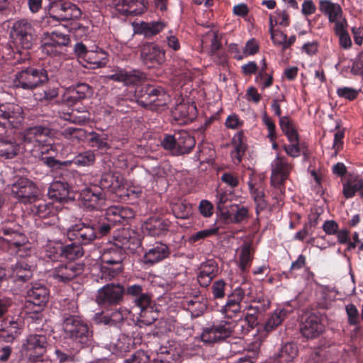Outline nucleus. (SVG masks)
Masks as SVG:
<instances>
[{
  "label": "nucleus",
  "mask_w": 363,
  "mask_h": 363,
  "mask_svg": "<svg viewBox=\"0 0 363 363\" xmlns=\"http://www.w3.org/2000/svg\"><path fill=\"white\" fill-rule=\"evenodd\" d=\"M138 244V240L132 237L126 229L115 236L113 243L104 248L100 256L101 264L99 276L101 279L110 280L120 274L123 271L122 262L126 250L133 251Z\"/></svg>",
  "instance_id": "obj_1"
},
{
  "label": "nucleus",
  "mask_w": 363,
  "mask_h": 363,
  "mask_svg": "<svg viewBox=\"0 0 363 363\" xmlns=\"http://www.w3.org/2000/svg\"><path fill=\"white\" fill-rule=\"evenodd\" d=\"M62 329L66 338L70 339L79 347L90 345L92 342V331L87 323L78 315L65 314Z\"/></svg>",
  "instance_id": "obj_2"
},
{
  "label": "nucleus",
  "mask_w": 363,
  "mask_h": 363,
  "mask_svg": "<svg viewBox=\"0 0 363 363\" xmlns=\"http://www.w3.org/2000/svg\"><path fill=\"white\" fill-rule=\"evenodd\" d=\"M48 71L44 68L28 67L17 72L12 81L13 86L24 90H33L49 80Z\"/></svg>",
  "instance_id": "obj_3"
},
{
  "label": "nucleus",
  "mask_w": 363,
  "mask_h": 363,
  "mask_svg": "<svg viewBox=\"0 0 363 363\" xmlns=\"http://www.w3.org/2000/svg\"><path fill=\"white\" fill-rule=\"evenodd\" d=\"M50 130L43 126H34L26 129L23 135L26 145L38 147L41 154H48L52 150Z\"/></svg>",
  "instance_id": "obj_4"
},
{
  "label": "nucleus",
  "mask_w": 363,
  "mask_h": 363,
  "mask_svg": "<svg viewBox=\"0 0 363 363\" xmlns=\"http://www.w3.org/2000/svg\"><path fill=\"white\" fill-rule=\"evenodd\" d=\"M11 36L17 45L29 50L35 42L36 31L31 22L27 19H21L13 23Z\"/></svg>",
  "instance_id": "obj_5"
},
{
  "label": "nucleus",
  "mask_w": 363,
  "mask_h": 363,
  "mask_svg": "<svg viewBox=\"0 0 363 363\" xmlns=\"http://www.w3.org/2000/svg\"><path fill=\"white\" fill-rule=\"evenodd\" d=\"M138 96V103L145 107H160L164 106L169 97L160 87L146 84L136 91Z\"/></svg>",
  "instance_id": "obj_6"
},
{
  "label": "nucleus",
  "mask_w": 363,
  "mask_h": 363,
  "mask_svg": "<svg viewBox=\"0 0 363 363\" xmlns=\"http://www.w3.org/2000/svg\"><path fill=\"white\" fill-rule=\"evenodd\" d=\"M10 188L11 194L24 203L35 202L39 196L37 186L25 177H16Z\"/></svg>",
  "instance_id": "obj_7"
},
{
  "label": "nucleus",
  "mask_w": 363,
  "mask_h": 363,
  "mask_svg": "<svg viewBox=\"0 0 363 363\" xmlns=\"http://www.w3.org/2000/svg\"><path fill=\"white\" fill-rule=\"evenodd\" d=\"M67 238L79 245H88L97 238L92 220L81 223L67 229Z\"/></svg>",
  "instance_id": "obj_8"
},
{
  "label": "nucleus",
  "mask_w": 363,
  "mask_h": 363,
  "mask_svg": "<svg viewBox=\"0 0 363 363\" xmlns=\"http://www.w3.org/2000/svg\"><path fill=\"white\" fill-rule=\"evenodd\" d=\"M48 340L42 334L29 335L24 340L22 350L24 354L31 360H38L45 352Z\"/></svg>",
  "instance_id": "obj_9"
},
{
  "label": "nucleus",
  "mask_w": 363,
  "mask_h": 363,
  "mask_svg": "<svg viewBox=\"0 0 363 363\" xmlns=\"http://www.w3.org/2000/svg\"><path fill=\"white\" fill-rule=\"evenodd\" d=\"M23 121V108L18 104L6 103L0 105V125L4 128H16Z\"/></svg>",
  "instance_id": "obj_10"
},
{
  "label": "nucleus",
  "mask_w": 363,
  "mask_h": 363,
  "mask_svg": "<svg viewBox=\"0 0 363 363\" xmlns=\"http://www.w3.org/2000/svg\"><path fill=\"white\" fill-rule=\"evenodd\" d=\"M124 293L125 289L122 285L108 284L98 290L96 301L99 305H117L123 301Z\"/></svg>",
  "instance_id": "obj_11"
},
{
  "label": "nucleus",
  "mask_w": 363,
  "mask_h": 363,
  "mask_svg": "<svg viewBox=\"0 0 363 363\" xmlns=\"http://www.w3.org/2000/svg\"><path fill=\"white\" fill-rule=\"evenodd\" d=\"M233 330V323L221 321L211 327L203 328L201 339L205 343H214L229 337Z\"/></svg>",
  "instance_id": "obj_12"
},
{
  "label": "nucleus",
  "mask_w": 363,
  "mask_h": 363,
  "mask_svg": "<svg viewBox=\"0 0 363 363\" xmlns=\"http://www.w3.org/2000/svg\"><path fill=\"white\" fill-rule=\"evenodd\" d=\"M271 183L273 186L279 187L288 179L292 170V164L283 156L277 155L272 162Z\"/></svg>",
  "instance_id": "obj_13"
},
{
  "label": "nucleus",
  "mask_w": 363,
  "mask_h": 363,
  "mask_svg": "<svg viewBox=\"0 0 363 363\" xmlns=\"http://www.w3.org/2000/svg\"><path fill=\"white\" fill-rule=\"evenodd\" d=\"M80 199L84 208L93 210L101 208L105 202L101 189L96 185H90L82 189Z\"/></svg>",
  "instance_id": "obj_14"
},
{
  "label": "nucleus",
  "mask_w": 363,
  "mask_h": 363,
  "mask_svg": "<svg viewBox=\"0 0 363 363\" xmlns=\"http://www.w3.org/2000/svg\"><path fill=\"white\" fill-rule=\"evenodd\" d=\"M143 63L148 67H155L165 61L164 50L154 43H145L140 50Z\"/></svg>",
  "instance_id": "obj_15"
},
{
  "label": "nucleus",
  "mask_w": 363,
  "mask_h": 363,
  "mask_svg": "<svg viewBox=\"0 0 363 363\" xmlns=\"http://www.w3.org/2000/svg\"><path fill=\"white\" fill-rule=\"evenodd\" d=\"M51 16L58 21H69L81 17L82 11L71 2H57L51 7Z\"/></svg>",
  "instance_id": "obj_16"
},
{
  "label": "nucleus",
  "mask_w": 363,
  "mask_h": 363,
  "mask_svg": "<svg viewBox=\"0 0 363 363\" xmlns=\"http://www.w3.org/2000/svg\"><path fill=\"white\" fill-rule=\"evenodd\" d=\"M80 264L74 262L60 264L50 272V276L58 282H68L82 273Z\"/></svg>",
  "instance_id": "obj_17"
},
{
  "label": "nucleus",
  "mask_w": 363,
  "mask_h": 363,
  "mask_svg": "<svg viewBox=\"0 0 363 363\" xmlns=\"http://www.w3.org/2000/svg\"><path fill=\"white\" fill-rule=\"evenodd\" d=\"M109 5L125 16H138L146 9L145 0H108Z\"/></svg>",
  "instance_id": "obj_18"
},
{
  "label": "nucleus",
  "mask_w": 363,
  "mask_h": 363,
  "mask_svg": "<svg viewBox=\"0 0 363 363\" xmlns=\"http://www.w3.org/2000/svg\"><path fill=\"white\" fill-rule=\"evenodd\" d=\"M245 288L236 287L230 294L228 295V300L220 308V312L228 317H232L241 311V301L245 296Z\"/></svg>",
  "instance_id": "obj_19"
},
{
  "label": "nucleus",
  "mask_w": 363,
  "mask_h": 363,
  "mask_svg": "<svg viewBox=\"0 0 363 363\" xmlns=\"http://www.w3.org/2000/svg\"><path fill=\"white\" fill-rule=\"evenodd\" d=\"M320 11L328 16L330 22L335 23V28L342 26H347V22L342 18V11L338 4L333 3L328 0H321L319 3Z\"/></svg>",
  "instance_id": "obj_20"
},
{
  "label": "nucleus",
  "mask_w": 363,
  "mask_h": 363,
  "mask_svg": "<svg viewBox=\"0 0 363 363\" xmlns=\"http://www.w3.org/2000/svg\"><path fill=\"white\" fill-rule=\"evenodd\" d=\"M108 78L116 82H123L128 86L138 84L145 79V75L138 70L117 68L113 74L108 76Z\"/></svg>",
  "instance_id": "obj_21"
},
{
  "label": "nucleus",
  "mask_w": 363,
  "mask_h": 363,
  "mask_svg": "<svg viewBox=\"0 0 363 363\" xmlns=\"http://www.w3.org/2000/svg\"><path fill=\"white\" fill-rule=\"evenodd\" d=\"M218 264L214 259H208L202 262L197 275L198 282L203 287L208 286L218 272Z\"/></svg>",
  "instance_id": "obj_22"
},
{
  "label": "nucleus",
  "mask_w": 363,
  "mask_h": 363,
  "mask_svg": "<svg viewBox=\"0 0 363 363\" xmlns=\"http://www.w3.org/2000/svg\"><path fill=\"white\" fill-rule=\"evenodd\" d=\"M324 330V326L319 316L311 314L303 322L301 333L308 339L318 337Z\"/></svg>",
  "instance_id": "obj_23"
},
{
  "label": "nucleus",
  "mask_w": 363,
  "mask_h": 363,
  "mask_svg": "<svg viewBox=\"0 0 363 363\" xmlns=\"http://www.w3.org/2000/svg\"><path fill=\"white\" fill-rule=\"evenodd\" d=\"M181 350L176 345L161 346L156 352L155 363H179Z\"/></svg>",
  "instance_id": "obj_24"
},
{
  "label": "nucleus",
  "mask_w": 363,
  "mask_h": 363,
  "mask_svg": "<svg viewBox=\"0 0 363 363\" xmlns=\"http://www.w3.org/2000/svg\"><path fill=\"white\" fill-rule=\"evenodd\" d=\"M105 216L108 221L114 225L118 223H125L128 220L134 217L133 211L128 207L112 206L106 209Z\"/></svg>",
  "instance_id": "obj_25"
},
{
  "label": "nucleus",
  "mask_w": 363,
  "mask_h": 363,
  "mask_svg": "<svg viewBox=\"0 0 363 363\" xmlns=\"http://www.w3.org/2000/svg\"><path fill=\"white\" fill-rule=\"evenodd\" d=\"M169 254V248L165 244L156 242L145 252L144 263L154 264L167 257Z\"/></svg>",
  "instance_id": "obj_26"
},
{
  "label": "nucleus",
  "mask_w": 363,
  "mask_h": 363,
  "mask_svg": "<svg viewBox=\"0 0 363 363\" xmlns=\"http://www.w3.org/2000/svg\"><path fill=\"white\" fill-rule=\"evenodd\" d=\"M21 145L11 136H0V157L12 159L21 151Z\"/></svg>",
  "instance_id": "obj_27"
},
{
  "label": "nucleus",
  "mask_w": 363,
  "mask_h": 363,
  "mask_svg": "<svg viewBox=\"0 0 363 363\" xmlns=\"http://www.w3.org/2000/svg\"><path fill=\"white\" fill-rule=\"evenodd\" d=\"M70 191L72 190L67 182L55 181L50 184L48 195L54 201L62 202L69 198Z\"/></svg>",
  "instance_id": "obj_28"
},
{
  "label": "nucleus",
  "mask_w": 363,
  "mask_h": 363,
  "mask_svg": "<svg viewBox=\"0 0 363 363\" xmlns=\"http://www.w3.org/2000/svg\"><path fill=\"white\" fill-rule=\"evenodd\" d=\"M130 311L124 307L115 308L106 314H96L97 320L105 325H116L121 323L125 318L128 317Z\"/></svg>",
  "instance_id": "obj_29"
},
{
  "label": "nucleus",
  "mask_w": 363,
  "mask_h": 363,
  "mask_svg": "<svg viewBox=\"0 0 363 363\" xmlns=\"http://www.w3.org/2000/svg\"><path fill=\"white\" fill-rule=\"evenodd\" d=\"M27 296L29 302L35 306H42L45 305L48 301L49 291L45 286L35 284L28 291Z\"/></svg>",
  "instance_id": "obj_30"
},
{
  "label": "nucleus",
  "mask_w": 363,
  "mask_h": 363,
  "mask_svg": "<svg viewBox=\"0 0 363 363\" xmlns=\"http://www.w3.org/2000/svg\"><path fill=\"white\" fill-rule=\"evenodd\" d=\"M176 136L177 149H175V155L189 153L196 144L194 137L185 130L176 133Z\"/></svg>",
  "instance_id": "obj_31"
},
{
  "label": "nucleus",
  "mask_w": 363,
  "mask_h": 363,
  "mask_svg": "<svg viewBox=\"0 0 363 363\" xmlns=\"http://www.w3.org/2000/svg\"><path fill=\"white\" fill-rule=\"evenodd\" d=\"M298 346L293 342L284 345L278 352L273 355L274 359L279 363H291L298 355Z\"/></svg>",
  "instance_id": "obj_32"
},
{
  "label": "nucleus",
  "mask_w": 363,
  "mask_h": 363,
  "mask_svg": "<svg viewBox=\"0 0 363 363\" xmlns=\"http://www.w3.org/2000/svg\"><path fill=\"white\" fill-rule=\"evenodd\" d=\"M11 277L13 281H26L32 277L30 266L23 259L11 267Z\"/></svg>",
  "instance_id": "obj_33"
},
{
  "label": "nucleus",
  "mask_w": 363,
  "mask_h": 363,
  "mask_svg": "<svg viewBox=\"0 0 363 363\" xmlns=\"http://www.w3.org/2000/svg\"><path fill=\"white\" fill-rule=\"evenodd\" d=\"M1 233L5 236L4 240L8 244L10 250H16L17 247H21L27 242V238L25 235L17 232L10 228L3 227Z\"/></svg>",
  "instance_id": "obj_34"
},
{
  "label": "nucleus",
  "mask_w": 363,
  "mask_h": 363,
  "mask_svg": "<svg viewBox=\"0 0 363 363\" xmlns=\"http://www.w3.org/2000/svg\"><path fill=\"white\" fill-rule=\"evenodd\" d=\"M135 308L139 310V320L145 325H151L158 318V313L152 303L151 298L147 304L142 303Z\"/></svg>",
  "instance_id": "obj_35"
},
{
  "label": "nucleus",
  "mask_w": 363,
  "mask_h": 363,
  "mask_svg": "<svg viewBox=\"0 0 363 363\" xmlns=\"http://www.w3.org/2000/svg\"><path fill=\"white\" fill-rule=\"evenodd\" d=\"M168 222L159 218H150L143 225L150 235L158 236L168 230Z\"/></svg>",
  "instance_id": "obj_36"
},
{
  "label": "nucleus",
  "mask_w": 363,
  "mask_h": 363,
  "mask_svg": "<svg viewBox=\"0 0 363 363\" xmlns=\"http://www.w3.org/2000/svg\"><path fill=\"white\" fill-rule=\"evenodd\" d=\"M345 311L348 324L350 325L354 326V328L351 332V337L352 339L357 338L358 335L361 331L359 311L354 304L350 303L345 306Z\"/></svg>",
  "instance_id": "obj_37"
},
{
  "label": "nucleus",
  "mask_w": 363,
  "mask_h": 363,
  "mask_svg": "<svg viewBox=\"0 0 363 363\" xmlns=\"http://www.w3.org/2000/svg\"><path fill=\"white\" fill-rule=\"evenodd\" d=\"M196 106L193 104L181 103L177 104L172 111L174 118L181 122L186 123L195 116Z\"/></svg>",
  "instance_id": "obj_38"
},
{
  "label": "nucleus",
  "mask_w": 363,
  "mask_h": 363,
  "mask_svg": "<svg viewBox=\"0 0 363 363\" xmlns=\"http://www.w3.org/2000/svg\"><path fill=\"white\" fill-rule=\"evenodd\" d=\"M248 186L251 196L255 204L256 214L258 217L261 213L267 211L269 205L265 199V195L262 190L255 188L251 182H248Z\"/></svg>",
  "instance_id": "obj_39"
},
{
  "label": "nucleus",
  "mask_w": 363,
  "mask_h": 363,
  "mask_svg": "<svg viewBox=\"0 0 363 363\" xmlns=\"http://www.w3.org/2000/svg\"><path fill=\"white\" fill-rule=\"evenodd\" d=\"M359 192L363 197V178H350L343 183L342 193L346 199H350Z\"/></svg>",
  "instance_id": "obj_40"
},
{
  "label": "nucleus",
  "mask_w": 363,
  "mask_h": 363,
  "mask_svg": "<svg viewBox=\"0 0 363 363\" xmlns=\"http://www.w3.org/2000/svg\"><path fill=\"white\" fill-rule=\"evenodd\" d=\"M164 27L165 23L162 21L141 22L137 30L146 37H152L161 32Z\"/></svg>",
  "instance_id": "obj_41"
},
{
  "label": "nucleus",
  "mask_w": 363,
  "mask_h": 363,
  "mask_svg": "<svg viewBox=\"0 0 363 363\" xmlns=\"http://www.w3.org/2000/svg\"><path fill=\"white\" fill-rule=\"evenodd\" d=\"M288 311L284 308L275 310L270 317L267 320L264 328L267 333L272 331L277 326L281 325L283 320L287 317Z\"/></svg>",
  "instance_id": "obj_42"
},
{
  "label": "nucleus",
  "mask_w": 363,
  "mask_h": 363,
  "mask_svg": "<svg viewBox=\"0 0 363 363\" xmlns=\"http://www.w3.org/2000/svg\"><path fill=\"white\" fill-rule=\"evenodd\" d=\"M139 340L127 335H121L114 343L116 352L119 354H122L133 348L139 342Z\"/></svg>",
  "instance_id": "obj_43"
},
{
  "label": "nucleus",
  "mask_w": 363,
  "mask_h": 363,
  "mask_svg": "<svg viewBox=\"0 0 363 363\" xmlns=\"http://www.w3.org/2000/svg\"><path fill=\"white\" fill-rule=\"evenodd\" d=\"M126 293L133 297L135 306L140 303L147 304L151 298L147 293L143 292V287L138 284L129 286L126 289Z\"/></svg>",
  "instance_id": "obj_44"
},
{
  "label": "nucleus",
  "mask_w": 363,
  "mask_h": 363,
  "mask_svg": "<svg viewBox=\"0 0 363 363\" xmlns=\"http://www.w3.org/2000/svg\"><path fill=\"white\" fill-rule=\"evenodd\" d=\"M30 208L33 214L40 218H45L52 213V206L45 201L38 198Z\"/></svg>",
  "instance_id": "obj_45"
},
{
  "label": "nucleus",
  "mask_w": 363,
  "mask_h": 363,
  "mask_svg": "<svg viewBox=\"0 0 363 363\" xmlns=\"http://www.w3.org/2000/svg\"><path fill=\"white\" fill-rule=\"evenodd\" d=\"M257 324V318L254 313H245V319L240 320L235 325L233 324V330H240L242 333H247Z\"/></svg>",
  "instance_id": "obj_46"
},
{
  "label": "nucleus",
  "mask_w": 363,
  "mask_h": 363,
  "mask_svg": "<svg viewBox=\"0 0 363 363\" xmlns=\"http://www.w3.org/2000/svg\"><path fill=\"white\" fill-rule=\"evenodd\" d=\"M21 333V328L19 324L16 322L12 321L9 325L2 329L0 332V337L7 342H12Z\"/></svg>",
  "instance_id": "obj_47"
},
{
  "label": "nucleus",
  "mask_w": 363,
  "mask_h": 363,
  "mask_svg": "<svg viewBox=\"0 0 363 363\" xmlns=\"http://www.w3.org/2000/svg\"><path fill=\"white\" fill-rule=\"evenodd\" d=\"M172 211L177 218H188L192 213L191 205L190 203L180 201L173 204Z\"/></svg>",
  "instance_id": "obj_48"
},
{
  "label": "nucleus",
  "mask_w": 363,
  "mask_h": 363,
  "mask_svg": "<svg viewBox=\"0 0 363 363\" xmlns=\"http://www.w3.org/2000/svg\"><path fill=\"white\" fill-rule=\"evenodd\" d=\"M85 60L93 65L92 68L101 67L107 63L106 53L103 51H91Z\"/></svg>",
  "instance_id": "obj_49"
},
{
  "label": "nucleus",
  "mask_w": 363,
  "mask_h": 363,
  "mask_svg": "<svg viewBox=\"0 0 363 363\" xmlns=\"http://www.w3.org/2000/svg\"><path fill=\"white\" fill-rule=\"evenodd\" d=\"M97 233V238L107 235L114 225L108 221L106 216L100 217L98 219L91 220Z\"/></svg>",
  "instance_id": "obj_50"
},
{
  "label": "nucleus",
  "mask_w": 363,
  "mask_h": 363,
  "mask_svg": "<svg viewBox=\"0 0 363 363\" xmlns=\"http://www.w3.org/2000/svg\"><path fill=\"white\" fill-rule=\"evenodd\" d=\"M48 38H50V41L54 43L57 48L62 49L63 51L64 47L69 45L70 43L69 37L57 30H55L51 33H45Z\"/></svg>",
  "instance_id": "obj_51"
},
{
  "label": "nucleus",
  "mask_w": 363,
  "mask_h": 363,
  "mask_svg": "<svg viewBox=\"0 0 363 363\" xmlns=\"http://www.w3.org/2000/svg\"><path fill=\"white\" fill-rule=\"evenodd\" d=\"M187 308L193 318L201 315L206 309V303L199 299L194 298L187 301Z\"/></svg>",
  "instance_id": "obj_52"
},
{
  "label": "nucleus",
  "mask_w": 363,
  "mask_h": 363,
  "mask_svg": "<svg viewBox=\"0 0 363 363\" xmlns=\"http://www.w3.org/2000/svg\"><path fill=\"white\" fill-rule=\"evenodd\" d=\"M95 155L91 151L82 152L73 159L74 164L78 167H87L94 164L95 162Z\"/></svg>",
  "instance_id": "obj_53"
},
{
  "label": "nucleus",
  "mask_w": 363,
  "mask_h": 363,
  "mask_svg": "<svg viewBox=\"0 0 363 363\" xmlns=\"http://www.w3.org/2000/svg\"><path fill=\"white\" fill-rule=\"evenodd\" d=\"M88 175L82 174L78 172H75L72 174V178L69 179V182H67L69 186H70V189L72 191H79L80 192L82 189L80 187L83 186H86V182Z\"/></svg>",
  "instance_id": "obj_54"
},
{
  "label": "nucleus",
  "mask_w": 363,
  "mask_h": 363,
  "mask_svg": "<svg viewBox=\"0 0 363 363\" xmlns=\"http://www.w3.org/2000/svg\"><path fill=\"white\" fill-rule=\"evenodd\" d=\"M227 284L223 279L215 281L211 287L212 297L214 300H222L225 296Z\"/></svg>",
  "instance_id": "obj_55"
},
{
  "label": "nucleus",
  "mask_w": 363,
  "mask_h": 363,
  "mask_svg": "<svg viewBox=\"0 0 363 363\" xmlns=\"http://www.w3.org/2000/svg\"><path fill=\"white\" fill-rule=\"evenodd\" d=\"M251 246L250 244H245L241 247L240 255V267L242 272H245L252 261Z\"/></svg>",
  "instance_id": "obj_56"
},
{
  "label": "nucleus",
  "mask_w": 363,
  "mask_h": 363,
  "mask_svg": "<svg viewBox=\"0 0 363 363\" xmlns=\"http://www.w3.org/2000/svg\"><path fill=\"white\" fill-rule=\"evenodd\" d=\"M218 231V228H211L208 229H204L200 231H198L194 234H192L189 238V241L190 243H195L201 240H203L204 239L209 238L211 236H213L214 235H216Z\"/></svg>",
  "instance_id": "obj_57"
},
{
  "label": "nucleus",
  "mask_w": 363,
  "mask_h": 363,
  "mask_svg": "<svg viewBox=\"0 0 363 363\" xmlns=\"http://www.w3.org/2000/svg\"><path fill=\"white\" fill-rule=\"evenodd\" d=\"M80 245H81L76 242L67 245L61 251L63 252L66 258L69 259H74L82 257L83 255L82 249Z\"/></svg>",
  "instance_id": "obj_58"
},
{
  "label": "nucleus",
  "mask_w": 363,
  "mask_h": 363,
  "mask_svg": "<svg viewBox=\"0 0 363 363\" xmlns=\"http://www.w3.org/2000/svg\"><path fill=\"white\" fill-rule=\"evenodd\" d=\"M217 208L222 213L225 218H230V212L226 211V203L229 200V195L220 191H217Z\"/></svg>",
  "instance_id": "obj_59"
},
{
  "label": "nucleus",
  "mask_w": 363,
  "mask_h": 363,
  "mask_svg": "<svg viewBox=\"0 0 363 363\" xmlns=\"http://www.w3.org/2000/svg\"><path fill=\"white\" fill-rule=\"evenodd\" d=\"M347 26H342L341 24L338 28H335V33L339 37L340 45L344 48H349L352 45V41L348 33L346 30Z\"/></svg>",
  "instance_id": "obj_60"
},
{
  "label": "nucleus",
  "mask_w": 363,
  "mask_h": 363,
  "mask_svg": "<svg viewBox=\"0 0 363 363\" xmlns=\"http://www.w3.org/2000/svg\"><path fill=\"white\" fill-rule=\"evenodd\" d=\"M41 51L43 53L50 56H57L62 53V49L57 48L54 43L50 41V38L46 35L45 41L41 46Z\"/></svg>",
  "instance_id": "obj_61"
},
{
  "label": "nucleus",
  "mask_w": 363,
  "mask_h": 363,
  "mask_svg": "<svg viewBox=\"0 0 363 363\" xmlns=\"http://www.w3.org/2000/svg\"><path fill=\"white\" fill-rule=\"evenodd\" d=\"M69 89L72 90V91H73V93H74L77 98H78L79 100L90 96L92 94L91 88L85 83L78 84L74 87Z\"/></svg>",
  "instance_id": "obj_62"
},
{
  "label": "nucleus",
  "mask_w": 363,
  "mask_h": 363,
  "mask_svg": "<svg viewBox=\"0 0 363 363\" xmlns=\"http://www.w3.org/2000/svg\"><path fill=\"white\" fill-rule=\"evenodd\" d=\"M232 212H235L233 217L230 218L233 223H238L246 219L248 216V210L245 207L234 206L231 207Z\"/></svg>",
  "instance_id": "obj_63"
},
{
  "label": "nucleus",
  "mask_w": 363,
  "mask_h": 363,
  "mask_svg": "<svg viewBox=\"0 0 363 363\" xmlns=\"http://www.w3.org/2000/svg\"><path fill=\"white\" fill-rule=\"evenodd\" d=\"M161 145L164 149L170 151L173 155H175V149H177L176 133L174 135H165L161 141Z\"/></svg>",
  "instance_id": "obj_64"
}]
</instances>
